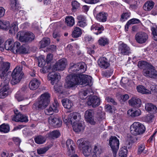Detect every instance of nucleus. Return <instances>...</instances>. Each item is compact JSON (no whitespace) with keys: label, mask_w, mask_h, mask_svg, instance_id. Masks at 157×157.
Returning <instances> with one entry per match:
<instances>
[{"label":"nucleus","mask_w":157,"mask_h":157,"mask_svg":"<svg viewBox=\"0 0 157 157\" xmlns=\"http://www.w3.org/2000/svg\"><path fill=\"white\" fill-rule=\"evenodd\" d=\"M92 150V157H98L102 152L101 147L98 145H95Z\"/></svg>","instance_id":"obj_23"},{"label":"nucleus","mask_w":157,"mask_h":157,"mask_svg":"<svg viewBox=\"0 0 157 157\" xmlns=\"http://www.w3.org/2000/svg\"><path fill=\"white\" fill-rule=\"evenodd\" d=\"M27 33L24 31H20L17 34V36L19 40L21 42L26 43Z\"/></svg>","instance_id":"obj_31"},{"label":"nucleus","mask_w":157,"mask_h":157,"mask_svg":"<svg viewBox=\"0 0 157 157\" xmlns=\"http://www.w3.org/2000/svg\"><path fill=\"white\" fill-rule=\"evenodd\" d=\"M130 129L132 135L137 136L142 134L145 131V128L143 124L135 122L131 126Z\"/></svg>","instance_id":"obj_5"},{"label":"nucleus","mask_w":157,"mask_h":157,"mask_svg":"<svg viewBox=\"0 0 157 157\" xmlns=\"http://www.w3.org/2000/svg\"><path fill=\"white\" fill-rule=\"evenodd\" d=\"M65 23L68 26L72 27L75 24L74 18L72 16H67L65 18Z\"/></svg>","instance_id":"obj_35"},{"label":"nucleus","mask_w":157,"mask_h":157,"mask_svg":"<svg viewBox=\"0 0 157 157\" xmlns=\"http://www.w3.org/2000/svg\"><path fill=\"white\" fill-rule=\"evenodd\" d=\"M151 31L153 35V38L154 40L157 41V28L152 27Z\"/></svg>","instance_id":"obj_61"},{"label":"nucleus","mask_w":157,"mask_h":157,"mask_svg":"<svg viewBox=\"0 0 157 157\" xmlns=\"http://www.w3.org/2000/svg\"><path fill=\"white\" fill-rule=\"evenodd\" d=\"M145 148V145L144 144H140L138 145L137 154L140 155L141 153L144 155L147 153V151L144 150Z\"/></svg>","instance_id":"obj_41"},{"label":"nucleus","mask_w":157,"mask_h":157,"mask_svg":"<svg viewBox=\"0 0 157 157\" xmlns=\"http://www.w3.org/2000/svg\"><path fill=\"white\" fill-rule=\"evenodd\" d=\"M118 49L121 54L123 55H129L131 53L130 48L121 41L119 43Z\"/></svg>","instance_id":"obj_14"},{"label":"nucleus","mask_w":157,"mask_h":157,"mask_svg":"<svg viewBox=\"0 0 157 157\" xmlns=\"http://www.w3.org/2000/svg\"><path fill=\"white\" fill-rule=\"evenodd\" d=\"M146 110L151 113H155L157 112V108L156 106L151 104L147 103L145 106Z\"/></svg>","instance_id":"obj_25"},{"label":"nucleus","mask_w":157,"mask_h":157,"mask_svg":"<svg viewBox=\"0 0 157 157\" xmlns=\"http://www.w3.org/2000/svg\"><path fill=\"white\" fill-rule=\"evenodd\" d=\"M44 112L46 114L50 115L52 114L54 112L56 113L58 112V110L56 109H54L53 106H50L48 108L46 109Z\"/></svg>","instance_id":"obj_45"},{"label":"nucleus","mask_w":157,"mask_h":157,"mask_svg":"<svg viewBox=\"0 0 157 157\" xmlns=\"http://www.w3.org/2000/svg\"><path fill=\"white\" fill-rule=\"evenodd\" d=\"M13 44V42L11 40H7L5 43V47L6 50H11Z\"/></svg>","instance_id":"obj_51"},{"label":"nucleus","mask_w":157,"mask_h":157,"mask_svg":"<svg viewBox=\"0 0 157 157\" xmlns=\"http://www.w3.org/2000/svg\"><path fill=\"white\" fill-rule=\"evenodd\" d=\"M77 19L78 20L77 24L78 26L84 27L87 25L86 19L84 16L81 15L78 16Z\"/></svg>","instance_id":"obj_27"},{"label":"nucleus","mask_w":157,"mask_h":157,"mask_svg":"<svg viewBox=\"0 0 157 157\" xmlns=\"http://www.w3.org/2000/svg\"><path fill=\"white\" fill-rule=\"evenodd\" d=\"M46 140L44 136L41 135H39L34 138L35 142L38 144H41L44 143Z\"/></svg>","instance_id":"obj_39"},{"label":"nucleus","mask_w":157,"mask_h":157,"mask_svg":"<svg viewBox=\"0 0 157 157\" xmlns=\"http://www.w3.org/2000/svg\"><path fill=\"white\" fill-rule=\"evenodd\" d=\"M148 38V35L144 32L137 33L135 36V39L139 43L143 44L145 43Z\"/></svg>","instance_id":"obj_15"},{"label":"nucleus","mask_w":157,"mask_h":157,"mask_svg":"<svg viewBox=\"0 0 157 157\" xmlns=\"http://www.w3.org/2000/svg\"><path fill=\"white\" fill-rule=\"evenodd\" d=\"M67 64L66 60L62 59L58 60L53 66L52 70L54 71H63L64 69Z\"/></svg>","instance_id":"obj_11"},{"label":"nucleus","mask_w":157,"mask_h":157,"mask_svg":"<svg viewBox=\"0 0 157 157\" xmlns=\"http://www.w3.org/2000/svg\"><path fill=\"white\" fill-rule=\"evenodd\" d=\"M48 121L50 124L56 128L60 127L62 124L61 119L56 115L50 116L48 118Z\"/></svg>","instance_id":"obj_10"},{"label":"nucleus","mask_w":157,"mask_h":157,"mask_svg":"<svg viewBox=\"0 0 157 157\" xmlns=\"http://www.w3.org/2000/svg\"><path fill=\"white\" fill-rule=\"evenodd\" d=\"M92 149L91 147L88 145L85 146L84 147H83V154L86 156H90L92 157Z\"/></svg>","instance_id":"obj_29"},{"label":"nucleus","mask_w":157,"mask_h":157,"mask_svg":"<svg viewBox=\"0 0 157 157\" xmlns=\"http://www.w3.org/2000/svg\"><path fill=\"white\" fill-rule=\"evenodd\" d=\"M60 135V132L57 130H54L51 132L49 134V136L52 138H57Z\"/></svg>","instance_id":"obj_50"},{"label":"nucleus","mask_w":157,"mask_h":157,"mask_svg":"<svg viewBox=\"0 0 157 157\" xmlns=\"http://www.w3.org/2000/svg\"><path fill=\"white\" fill-rule=\"evenodd\" d=\"M141 111L139 109L135 110L132 109H130L127 111L128 116L132 118L139 116L141 115Z\"/></svg>","instance_id":"obj_26"},{"label":"nucleus","mask_w":157,"mask_h":157,"mask_svg":"<svg viewBox=\"0 0 157 157\" xmlns=\"http://www.w3.org/2000/svg\"><path fill=\"white\" fill-rule=\"evenodd\" d=\"M10 66V63L6 62L3 63L0 66V77L1 80H6L7 78L10 79L7 77V73L9 71Z\"/></svg>","instance_id":"obj_8"},{"label":"nucleus","mask_w":157,"mask_h":157,"mask_svg":"<svg viewBox=\"0 0 157 157\" xmlns=\"http://www.w3.org/2000/svg\"><path fill=\"white\" fill-rule=\"evenodd\" d=\"M45 59L42 57H39L38 58V66L40 67H43L45 65Z\"/></svg>","instance_id":"obj_53"},{"label":"nucleus","mask_w":157,"mask_h":157,"mask_svg":"<svg viewBox=\"0 0 157 157\" xmlns=\"http://www.w3.org/2000/svg\"><path fill=\"white\" fill-rule=\"evenodd\" d=\"M20 116H21L20 118L21 119H20V122H26L28 121V117L20 113Z\"/></svg>","instance_id":"obj_62"},{"label":"nucleus","mask_w":157,"mask_h":157,"mask_svg":"<svg viewBox=\"0 0 157 157\" xmlns=\"http://www.w3.org/2000/svg\"><path fill=\"white\" fill-rule=\"evenodd\" d=\"M53 36L54 38H56L57 41L59 40V38L60 36V34L59 32H54L53 33Z\"/></svg>","instance_id":"obj_64"},{"label":"nucleus","mask_w":157,"mask_h":157,"mask_svg":"<svg viewBox=\"0 0 157 157\" xmlns=\"http://www.w3.org/2000/svg\"><path fill=\"white\" fill-rule=\"evenodd\" d=\"M12 79L11 82L15 85L19 82L24 77V74L22 71V67L17 66L13 70L12 73Z\"/></svg>","instance_id":"obj_4"},{"label":"nucleus","mask_w":157,"mask_h":157,"mask_svg":"<svg viewBox=\"0 0 157 157\" xmlns=\"http://www.w3.org/2000/svg\"><path fill=\"white\" fill-rule=\"evenodd\" d=\"M109 40L106 38L101 37L98 40V43L99 45L102 46H105L109 44Z\"/></svg>","instance_id":"obj_46"},{"label":"nucleus","mask_w":157,"mask_h":157,"mask_svg":"<svg viewBox=\"0 0 157 157\" xmlns=\"http://www.w3.org/2000/svg\"><path fill=\"white\" fill-rule=\"evenodd\" d=\"M130 14V13L129 12L124 13L122 14L121 18L122 19H127L129 17Z\"/></svg>","instance_id":"obj_63"},{"label":"nucleus","mask_w":157,"mask_h":157,"mask_svg":"<svg viewBox=\"0 0 157 157\" xmlns=\"http://www.w3.org/2000/svg\"><path fill=\"white\" fill-rule=\"evenodd\" d=\"M92 77L89 75L82 74L74 75L67 76L66 81L65 85V87L70 88L75 87L78 84L86 86L90 85L91 83Z\"/></svg>","instance_id":"obj_1"},{"label":"nucleus","mask_w":157,"mask_h":157,"mask_svg":"<svg viewBox=\"0 0 157 157\" xmlns=\"http://www.w3.org/2000/svg\"><path fill=\"white\" fill-rule=\"evenodd\" d=\"M50 43L49 38L48 37H44L40 42V48H44L48 45Z\"/></svg>","instance_id":"obj_32"},{"label":"nucleus","mask_w":157,"mask_h":157,"mask_svg":"<svg viewBox=\"0 0 157 157\" xmlns=\"http://www.w3.org/2000/svg\"><path fill=\"white\" fill-rule=\"evenodd\" d=\"M48 149L47 147L40 148L37 150V152L38 154H42L45 153Z\"/></svg>","instance_id":"obj_60"},{"label":"nucleus","mask_w":157,"mask_h":157,"mask_svg":"<svg viewBox=\"0 0 157 157\" xmlns=\"http://www.w3.org/2000/svg\"><path fill=\"white\" fill-rule=\"evenodd\" d=\"M29 52L28 47L25 45H23L20 47L18 52L21 54H27Z\"/></svg>","instance_id":"obj_48"},{"label":"nucleus","mask_w":157,"mask_h":157,"mask_svg":"<svg viewBox=\"0 0 157 157\" xmlns=\"http://www.w3.org/2000/svg\"><path fill=\"white\" fill-rule=\"evenodd\" d=\"M98 62L99 66L101 68L106 69L109 66V64L106 58L101 57L99 59Z\"/></svg>","instance_id":"obj_28"},{"label":"nucleus","mask_w":157,"mask_h":157,"mask_svg":"<svg viewBox=\"0 0 157 157\" xmlns=\"http://www.w3.org/2000/svg\"><path fill=\"white\" fill-rule=\"evenodd\" d=\"M10 26L9 21L4 20H0V29H7Z\"/></svg>","instance_id":"obj_40"},{"label":"nucleus","mask_w":157,"mask_h":157,"mask_svg":"<svg viewBox=\"0 0 157 157\" xmlns=\"http://www.w3.org/2000/svg\"><path fill=\"white\" fill-rule=\"evenodd\" d=\"M18 31L17 23V22H13L11 25L9 32L12 34H15Z\"/></svg>","instance_id":"obj_38"},{"label":"nucleus","mask_w":157,"mask_h":157,"mask_svg":"<svg viewBox=\"0 0 157 157\" xmlns=\"http://www.w3.org/2000/svg\"><path fill=\"white\" fill-rule=\"evenodd\" d=\"M96 118L98 121H101L104 118V113L101 110H99L97 112Z\"/></svg>","instance_id":"obj_52"},{"label":"nucleus","mask_w":157,"mask_h":157,"mask_svg":"<svg viewBox=\"0 0 157 157\" xmlns=\"http://www.w3.org/2000/svg\"><path fill=\"white\" fill-rule=\"evenodd\" d=\"M154 116L153 115L149 114L143 117V120L147 122H151Z\"/></svg>","instance_id":"obj_55"},{"label":"nucleus","mask_w":157,"mask_h":157,"mask_svg":"<svg viewBox=\"0 0 157 157\" xmlns=\"http://www.w3.org/2000/svg\"><path fill=\"white\" fill-rule=\"evenodd\" d=\"M154 5L153 2L147 1L144 4L143 8L145 11H149L153 8Z\"/></svg>","instance_id":"obj_37"},{"label":"nucleus","mask_w":157,"mask_h":157,"mask_svg":"<svg viewBox=\"0 0 157 157\" xmlns=\"http://www.w3.org/2000/svg\"><path fill=\"white\" fill-rule=\"evenodd\" d=\"M108 14L104 12L98 13L96 14V18L99 22H104L107 21Z\"/></svg>","instance_id":"obj_22"},{"label":"nucleus","mask_w":157,"mask_h":157,"mask_svg":"<svg viewBox=\"0 0 157 157\" xmlns=\"http://www.w3.org/2000/svg\"><path fill=\"white\" fill-rule=\"evenodd\" d=\"M85 141H84L83 138H81L78 140L77 142V144L78 145L79 147L82 148L83 149V147H84L85 144Z\"/></svg>","instance_id":"obj_54"},{"label":"nucleus","mask_w":157,"mask_h":157,"mask_svg":"<svg viewBox=\"0 0 157 157\" xmlns=\"http://www.w3.org/2000/svg\"><path fill=\"white\" fill-rule=\"evenodd\" d=\"M72 127L73 130L77 133L83 131L85 127L83 122L82 121L73 124Z\"/></svg>","instance_id":"obj_19"},{"label":"nucleus","mask_w":157,"mask_h":157,"mask_svg":"<svg viewBox=\"0 0 157 157\" xmlns=\"http://www.w3.org/2000/svg\"><path fill=\"white\" fill-rule=\"evenodd\" d=\"M35 37V35L33 33L29 32L27 33L26 42H31L34 39Z\"/></svg>","instance_id":"obj_47"},{"label":"nucleus","mask_w":157,"mask_h":157,"mask_svg":"<svg viewBox=\"0 0 157 157\" xmlns=\"http://www.w3.org/2000/svg\"><path fill=\"white\" fill-rule=\"evenodd\" d=\"M129 105L134 107H140L141 105V101L140 98L136 96H132L128 101Z\"/></svg>","instance_id":"obj_16"},{"label":"nucleus","mask_w":157,"mask_h":157,"mask_svg":"<svg viewBox=\"0 0 157 157\" xmlns=\"http://www.w3.org/2000/svg\"><path fill=\"white\" fill-rule=\"evenodd\" d=\"M142 74L147 78H157V71L152 65H150L148 68L143 70Z\"/></svg>","instance_id":"obj_9"},{"label":"nucleus","mask_w":157,"mask_h":157,"mask_svg":"<svg viewBox=\"0 0 157 157\" xmlns=\"http://www.w3.org/2000/svg\"><path fill=\"white\" fill-rule=\"evenodd\" d=\"M88 90L82 91L80 92L79 94V96L82 99H85L86 98L88 94Z\"/></svg>","instance_id":"obj_57"},{"label":"nucleus","mask_w":157,"mask_h":157,"mask_svg":"<svg viewBox=\"0 0 157 157\" xmlns=\"http://www.w3.org/2000/svg\"><path fill=\"white\" fill-rule=\"evenodd\" d=\"M20 45V43L19 42H15L14 43L13 46H12L11 51L14 53H18Z\"/></svg>","instance_id":"obj_42"},{"label":"nucleus","mask_w":157,"mask_h":157,"mask_svg":"<svg viewBox=\"0 0 157 157\" xmlns=\"http://www.w3.org/2000/svg\"><path fill=\"white\" fill-rule=\"evenodd\" d=\"M89 105L92 106L93 108H95L99 106L100 103V99L96 96H90L88 98L87 102Z\"/></svg>","instance_id":"obj_13"},{"label":"nucleus","mask_w":157,"mask_h":157,"mask_svg":"<svg viewBox=\"0 0 157 157\" xmlns=\"http://www.w3.org/2000/svg\"><path fill=\"white\" fill-rule=\"evenodd\" d=\"M109 145L111 148L114 157H116L119 146V141L115 136H111L109 140Z\"/></svg>","instance_id":"obj_6"},{"label":"nucleus","mask_w":157,"mask_h":157,"mask_svg":"<svg viewBox=\"0 0 157 157\" xmlns=\"http://www.w3.org/2000/svg\"><path fill=\"white\" fill-rule=\"evenodd\" d=\"M66 144L68 150L67 152L68 155H70L75 152L74 149L75 144L72 140L71 139L67 140L66 142Z\"/></svg>","instance_id":"obj_18"},{"label":"nucleus","mask_w":157,"mask_h":157,"mask_svg":"<svg viewBox=\"0 0 157 157\" xmlns=\"http://www.w3.org/2000/svg\"><path fill=\"white\" fill-rule=\"evenodd\" d=\"M151 64L145 61H140L138 62V67L143 70L148 68L150 65Z\"/></svg>","instance_id":"obj_34"},{"label":"nucleus","mask_w":157,"mask_h":157,"mask_svg":"<svg viewBox=\"0 0 157 157\" xmlns=\"http://www.w3.org/2000/svg\"><path fill=\"white\" fill-rule=\"evenodd\" d=\"M82 34V30L79 27H76L74 29L72 36L73 37L77 38L80 37Z\"/></svg>","instance_id":"obj_33"},{"label":"nucleus","mask_w":157,"mask_h":157,"mask_svg":"<svg viewBox=\"0 0 157 157\" xmlns=\"http://www.w3.org/2000/svg\"><path fill=\"white\" fill-rule=\"evenodd\" d=\"M50 97L49 94L47 93L41 94L38 100L33 104V109L38 111L45 109L49 103Z\"/></svg>","instance_id":"obj_2"},{"label":"nucleus","mask_w":157,"mask_h":157,"mask_svg":"<svg viewBox=\"0 0 157 157\" xmlns=\"http://www.w3.org/2000/svg\"><path fill=\"white\" fill-rule=\"evenodd\" d=\"M85 64L83 62L77 64H70V67L68 71L69 72L72 74V75L68 76L74 75H80L84 72L86 70V69L85 67Z\"/></svg>","instance_id":"obj_3"},{"label":"nucleus","mask_w":157,"mask_h":157,"mask_svg":"<svg viewBox=\"0 0 157 157\" xmlns=\"http://www.w3.org/2000/svg\"><path fill=\"white\" fill-rule=\"evenodd\" d=\"M128 82V78H122V79L121 81L120 84L121 86L124 87H125L126 85Z\"/></svg>","instance_id":"obj_59"},{"label":"nucleus","mask_w":157,"mask_h":157,"mask_svg":"<svg viewBox=\"0 0 157 157\" xmlns=\"http://www.w3.org/2000/svg\"><path fill=\"white\" fill-rule=\"evenodd\" d=\"M6 80H1L0 89V98H3L8 95V90L9 89L8 84L10 79L7 78Z\"/></svg>","instance_id":"obj_7"},{"label":"nucleus","mask_w":157,"mask_h":157,"mask_svg":"<svg viewBox=\"0 0 157 157\" xmlns=\"http://www.w3.org/2000/svg\"><path fill=\"white\" fill-rule=\"evenodd\" d=\"M48 80L50 81L52 85L56 84L61 78V76L59 73L51 72L48 75Z\"/></svg>","instance_id":"obj_12"},{"label":"nucleus","mask_w":157,"mask_h":157,"mask_svg":"<svg viewBox=\"0 0 157 157\" xmlns=\"http://www.w3.org/2000/svg\"><path fill=\"white\" fill-rule=\"evenodd\" d=\"M71 5L72 6V10L73 11H75L78 7L79 4L76 1H73L71 2Z\"/></svg>","instance_id":"obj_58"},{"label":"nucleus","mask_w":157,"mask_h":157,"mask_svg":"<svg viewBox=\"0 0 157 157\" xmlns=\"http://www.w3.org/2000/svg\"><path fill=\"white\" fill-rule=\"evenodd\" d=\"M94 112L93 110L88 109L86 110L85 113V117L87 121L91 124L94 125L95 122L93 118Z\"/></svg>","instance_id":"obj_17"},{"label":"nucleus","mask_w":157,"mask_h":157,"mask_svg":"<svg viewBox=\"0 0 157 157\" xmlns=\"http://www.w3.org/2000/svg\"><path fill=\"white\" fill-rule=\"evenodd\" d=\"M20 113H19L18 114H15L11 116V119L13 121L16 122H20V119L21 116H20Z\"/></svg>","instance_id":"obj_56"},{"label":"nucleus","mask_w":157,"mask_h":157,"mask_svg":"<svg viewBox=\"0 0 157 157\" xmlns=\"http://www.w3.org/2000/svg\"><path fill=\"white\" fill-rule=\"evenodd\" d=\"M81 117L80 113L78 112H76L70 113L69 117L71 124L77 123V121H79Z\"/></svg>","instance_id":"obj_20"},{"label":"nucleus","mask_w":157,"mask_h":157,"mask_svg":"<svg viewBox=\"0 0 157 157\" xmlns=\"http://www.w3.org/2000/svg\"><path fill=\"white\" fill-rule=\"evenodd\" d=\"M91 30L94 33L98 35L102 32L104 30V28L103 26L99 24H94L92 26Z\"/></svg>","instance_id":"obj_21"},{"label":"nucleus","mask_w":157,"mask_h":157,"mask_svg":"<svg viewBox=\"0 0 157 157\" xmlns=\"http://www.w3.org/2000/svg\"><path fill=\"white\" fill-rule=\"evenodd\" d=\"M137 89L138 92L143 94H147L149 92L145 87L141 85L137 87Z\"/></svg>","instance_id":"obj_49"},{"label":"nucleus","mask_w":157,"mask_h":157,"mask_svg":"<svg viewBox=\"0 0 157 157\" xmlns=\"http://www.w3.org/2000/svg\"><path fill=\"white\" fill-rule=\"evenodd\" d=\"M18 0H10V4L11 9L14 11H17L19 9V6L17 3Z\"/></svg>","instance_id":"obj_36"},{"label":"nucleus","mask_w":157,"mask_h":157,"mask_svg":"<svg viewBox=\"0 0 157 157\" xmlns=\"http://www.w3.org/2000/svg\"><path fill=\"white\" fill-rule=\"evenodd\" d=\"M127 153L128 150L126 148H121L118 154V157H126Z\"/></svg>","instance_id":"obj_44"},{"label":"nucleus","mask_w":157,"mask_h":157,"mask_svg":"<svg viewBox=\"0 0 157 157\" xmlns=\"http://www.w3.org/2000/svg\"><path fill=\"white\" fill-rule=\"evenodd\" d=\"M40 84V83L38 80L36 78H33L29 83V88L31 90H34L38 88Z\"/></svg>","instance_id":"obj_24"},{"label":"nucleus","mask_w":157,"mask_h":157,"mask_svg":"<svg viewBox=\"0 0 157 157\" xmlns=\"http://www.w3.org/2000/svg\"><path fill=\"white\" fill-rule=\"evenodd\" d=\"M10 131V127L8 125L3 124L0 126V132L4 133L8 132Z\"/></svg>","instance_id":"obj_43"},{"label":"nucleus","mask_w":157,"mask_h":157,"mask_svg":"<svg viewBox=\"0 0 157 157\" xmlns=\"http://www.w3.org/2000/svg\"><path fill=\"white\" fill-rule=\"evenodd\" d=\"M62 103L64 107L68 109H70L73 105L71 101L67 98L63 99Z\"/></svg>","instance_id":"obj_30"}]
</instances>
